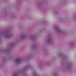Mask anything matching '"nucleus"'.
Masks as SVG:
<instances>
[{"instance_id":"1","label":"nucleus","mask_w":76,"mask_h":76,"mask_svg":"<svg viewBox=\"0 0 76 76\" xmlns=\"http://www.w3.org/2000/svg\"><path fill=\"white\" fill-rule=\"evenodd\" d=\"M20 59L19 58H18V60L17 61H19V60Z\"/></svg>"}]
</instances>
